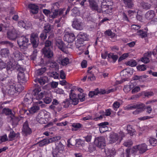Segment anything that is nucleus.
<instances>
[{
  "instance_id": "obj_45",
  "label": "nucleus",
  "mask_w": 157,
  "mask_h": 157,
  "mask_svg": "<svg viewBox=\"0 0 157 157\" xmlns=\"http://www.w3.org/2000/svg\"><path fill=\"white\" fill-rule=\"evenodd\" d=\"M36 120L39 123L41 124L45 123V120L44 118L40 117V114H38L36 117Z\"/></svg>"
},
{
  "instance_id": "obj_9",
  "label": "nucleus",
  "mask_w": 157,
  "mask_h": 157,
  "mask_svg": "<svg viewBox=\"0 0 157 157\" xmlns=\"http://www.w3.org/2000/svg\"><path fill=\"white\" fill-rule=\"evenodd\" d=\"M2 113H4L6 115H10L12 120L13 125H17L18 123V121L17 119L14 118V116L13 113L11 109L8 108H4L2 110Z\"/></svg>"
},
{
  "instance_id": "obj_57",
  "label": "nucleus",
  "mask_w": 157,
  "mask_h": 157,
  "mask_svg": "<svg viewBox=\"0 0 157 157\" xmlns=\"http://www.w3.org/2000/svg\"><path fill=\"white\" fill-rule=\"evenodd\" d=\"M74 90L72 89L71 90L69 94V97L70 99H73L76 98V94L74 93Z\"/></svg>"
},
{
  "instance_id": "obj_37",
  "label": "nucleus",
  "mask_w": 157,
  "mask_h": 157,
  "mask_svg": "<svg viewBox=\"0 0 157 157\" xmlns=\"http://www.w3.org/2000/svg\"><path fill=\"white\" fill-rule=\"evenodd\" d=\"M15 89L16 90V93H18L19 94L23 90V86L20 84L17 83V84L15 83Z\"/></svg>"
},
{
  "instance_id": "obj_8",
  "label": "nucleus",
  "mask_w": 157,
  "mask_h": 157,
  "mask_svg": "<svg viewBox=\"0 0 157 157\" xmlns=\"http://www.w3.org/2000/svg\"><path fill=\"white\" fill-rule=\"evenodd\" d=\"M32 129L29 127L28 121H26L23 124L22 129V133L24 136H28L32 133Z\"/></svg>"
},
{
  "instance_id": "obj_38",
  "label": "nucleus",
  "mask_w": 157,
  "mask_h": 157,
  "mask_svg": "<svg viewBox=\"0 0 157 157\" xmlns=\"http://www.w3.org/2000/svg\"><path fill=\"white\" fill-rule=\"evenodd\" d=\"M135 109H139V110L142 112L144 109L145 105L144 104L140 103L135 104Z\"/></svg>"
},
{
  "instance_id": "obj_48",
  "label": "nucleus",
  "mask_w": 157,
  "mask_h": 157,
  "mask_svg": "<svg viewBox=\"0 0 157 157\" xmlns=\"http://www.w3.org/2000/svg\"><path fill=\"white\" fill-rule=\"evenodd\" d=\"M143 94L145 97L148 98L154 95V93L152 91H143L142 93Z\"/></svg>"
},
{
  "instance_id": "obj_43",
  "label": "nucleus",
  "mask_w": 157,
  "mask_h": 157,
  "mask_svg": "<svg viewBox=\"0 0 157 157\" xmlns=\"http://www.w3.org/2000/svg\"><path fill=\"white\" fill-rule=\"evenodd\" d=\"M105 34L108 36H110L111 38H113L115 36V33H113L110 29H108L105 32Z\"/></svg>"
},
{
  "instance_id": "obj_58",
  "label": "nucleus",
  "mask_w": 157,
  "mask_h": 157,
  "mask_svg": "<svg viewBox=\"0 0 157 157\" xmlns=\"http://www.w3.org/2000/svg\"><path fill=\"white\" fill-rule=\"evenodd\" d=\"M59 5L58 2H56L54 3L52 6V11H53V10H59Z\"/></svg>"
},
{
  "instance_id": "obj_22",
  "label": "nucleus",
  "mask_w": 157,
  "mask_h": 157,
  "mask_svg": "<svg viewBox=\"0 0 157 157\" xmlns=\"http://www.w3.org/2000/svg\"><path fill=\"white\" fill-rule=\"evenodd\" d=\"M19 26L20 27L25 28V29H28L30 27L31 24L29 22H28L26 21L21 20L18 23Z\"/></svg>"
},
{
  "instance_id": "obj_51",
  "label": "nucleus",
  "mask_w": 157,
  "mask_h": 157,
  "mask_svg": "<svg viewBox=\"0 0 157 157\" xmlns=\"http://www.w3.org/2000/svg\"><path fill=\"white\" fill-rule=\"evenodd\" d=\"M136 68L138 70L140 71H144L147 68L146 65L144 64H139L137 66Z\"/></svg>"
},
{
  "instance_id": "obj_26",
  "label": "nucleus",
  "mask_w": 157,
  "mask_h": 157,
  "mask_svg": "<svg viewBox=\"0 0 157 157\" xmlns=\"http://www.w3.org/2000/svg\"><path fill=\"white\" fill-rule=\"evenodd\" d=\"M64 147L60 141L57 142L56 144V147L55 148L56 150L63 154Z\"/></svg>"
},
{
  "instance_id": "obj_55",
  "label": "nucleus",
  "mask_w": 157,
  "mask_h": 157,
  "mask_svg": "<svg viewBox=\"0 0 157 157\" xmlns=\"http://www.w3.org/2000/svg\"><path fill=\"white\" fill-rule=\"evenodd\" d=\"M88 80L90 81H93L95 79V77L94 75L91 73H88Z\"/></svg>"
},
{
  "instance_id": "obj_35",
  "label": "nucleus",
  "mask_w": 157,
  "mask_h": 157,
  "mask_svg": "<svg viewBox=\"0 0 157 157\" xmlns=\"http://www.w3.org/2000/svg\"><path fill=\"white\" fill-rule=\"evenodd\" d=\"M60 63L63 66H66L69 63V59L67 57H65L63 59H59Z\"/></svg>"
},
{
  "instance_id": "obj_44",
  "label": "nucleus",
  "mask_w": 157,
  "mask_h": 157,
  "mask_svg": "<svg viewBox=\"0 0 157 157\" xmlns=\"http://www.w3.org/2000/svg\"><path fill=\"white\" fill-rule=\"evenodd\" d=\"M124 109L127 111L135 109V104H131L128 105L124 107Z\"/></svg>"
},
{
  "instance_id": "obj_39",
  "label": "nucleus",
  "mask_w": 157,
  "mask_h": 157,
  "mask_svg": "<svg viewBox=\"0 0 157 157\" xmlns=\"http://www.w3.org/2000/svg\"><path fill=\"white\" fill-rule=\"evenodd\" d=\"M71 104L70 100L66 99L62 103V105L64 108H67Z\"/></svg>"
},
{
  "instance_id": "obj_29",
  "label": "nucleus",
  "mask_w": 157,
  "mask_h": 157,
  "mask_svg": "<svg viewBox=\"0 0 157 157\" xmlns=\"http://www.w3.org/2000/svg\"><path fill=\"white\" fill-rule=\"evenodd\" d=\"M126 6L128 8H131L134 6L133 0H122Z\"/></svg>"
},
{
  "instance_id": "obj_50",
  "label": "nucleus",
  "mask_w": 157,
  "mask_h": 157,
  "mask_svg": "<svg viewBox=\"0 0 157 157\" xmlns=\"http://www.w3.org/2000/svg\"><path fill=\"white\" fill-rule=\"evenodd\" d=\"M120 105H121L119 102L117 101L114 102L113 105V107L114 110L115 111H117V109L120 107Z\"/></svg>"
},
{
  "instance_id": "obj_56",
  "label": "nucleus",
  "mask_w": 157,
  "mask_h": 157,
  "mask_svg": "<svg viewBox=\"0 0 157 157\" xmlns=\"http://www.w3.org/2000/svg\"><path fill=\"white\" fill-rule=\"evenodd\" d=\"M98 94V92L97 91V89L95 90L90 91L89 96L91 98H92L94 95H97Z\"/></svg>"
},
{
  "instance_id": "obj_24",
  "label": "nucleus",
  "mask_w": 157,
  "mask_h": 157,
  "mask_svg": "<svg viewBox=\"0 0 157 157\" xmlns=\"http://www.w3.org/2000/svg\"><path fill=\"white\" fill-rule=\"evenodd\" d=\"M140 154H143L148 149L147 145L145 143L137 145Z\"/></svg>"
},
{
  "instance_id": "obj_4",
  "label": "nucleus",
  "mask_w": 157,
  "mask_h": 157,
  "mask_svg": "<svg viewBox=\"0 0 157 157\" xmlns=\"http://www.w3.org/2000/svg\"><path fill=\"white\" fill-rule=\"evenodd\" d=\"M41 90V88L40 87L37 86L33 90V93L34 101L36 100H39L41 99L42 98L45 96V92L40 91Z\"/></svg>"
},
{
  "instance_id": "obj_62",
  "label": "nucleus",
  "mask_w": 157,
  "mask_h": 157,
  "mask_svg": "<svg viewBox=\"0 0 157 157\" xmlns=\"http://www.w3.org/2000/svg\"><path fill=\"white\" fill-rule=\"evenodd\" d=\"M78 98L80 101L82 102L85 100V95L83 93H80L78 94Z\"/></svg>"
},
{
  "instance_id": "obj_63",
  "label": "nucleus",
  "mask_w": 157,
  "mask_h": 157,
  "mask_svg": "<svg viewBox=\"0 0 157 157\" xmlns=\"http://www.w3.org/2000/svg\"><path fill=\"white\" fill-rule=\"evenodd\" d=\"M92 137V136L90 134L88 135L87 136L83 137V138H84V140L88 143L90 142Z\"/></svg>"
},
{
  "instance_id": "obj_53",
  "label": "nucleus",
  "mask_w": 157,
  "mask_h": 157,
  "mask_svg": "<svg viewBox=\"0 0 157 157\" xmlns=\"http://www.w3.org/2000/svg\"><path fill=\"white\" fill-rule=\"evenodd\" d=\"M133 144V142L131 140H128L125 141L123 143V145L126 147H130Z\"/></svg>"
},
{
  "instance_id": "obj_15",
  "label": "nucleus",
  "mask_w": 157,
  "mask_h": 157,
  "mask_svg": "<svg viewBox=\"0 0 157 157\" xmlns=\"http://www.w3.org/2000/svg\"><path fill=\"white\" fill-rule=\"evenodd\" d=\"M139 151L137 145L134 146L132 148H127L125 150V155L126 157H131L132 154L135 155Z\"/></svg>"
},
{
  "instance_id": "obj_7",
  "label": "nucleus",
  "mask_w": 157,
  "mask_h": 157,
  "mask_svg": "<svg viewBox=\"0 0 157 157\" xmlns=\"http://www.w3.org/2000/svg\"><path fill=\"white\" fill-rule=\"evenodd\" d=\"M8 83L6 86V91L9 95H13L16 93V90L15 89V83L14 81L12 80H8Z\"/></svg>"
},
{
  "instance_id": "obj_18",
  "label": "nucleus",
  "mask_w": 157,
  "mask_h": 157,
  "mask_svg": "<svg viewBox=\"0 0 157 157\" xmlns=\"http://www.w3.org/2000/svg\"><path fill=\"white\" fill-rule=\"evenodd\" d=\"M73 27L76 29L82 30V26L81 25V22L78 19H75L73 21Z\"/></svg>"
},
{
  "instance_id": "obj_19",
  "label": "nucleus",
  "mask_w": 157,
  "mask_h": 157,
  "mask_svg": "<svg viewBox=\"0 0 157 157\" xmlns=\"http://www.w3.org/2000/svg\"><path fill=\"white\" fill-rule=\"evenodd\" d=\"M7 35V38L10 40H15L17 37V34L13 29L8 31Z\"/></svg>"
},
{
  "instance_id": "obj_1",
  "label": "nucleus",
  "mask_w": 157,
  "mask_h": 157,
  "mask_svg": "<svg viewBox=\"0 0 157 157\" xmlns=\"http://www.w3.org/2000/svg\"><path fill=\"white\" fill-rule=\"evenodd\" d=\"M124 136V133L121 131L119 135L116 133H112L109 135V143L110 144H113L117 141V142L120 143Z\"/></svg>"
},
{
  "instance_id": "obj_31",
  "label": "nucleus",
  "mask_w": 157,
  "mask_h": 157,
  "mask_svg": "<svg viewBox=\"0 0 157 157\" xmlns=\"http://www.w3.org/2000/svg\"><path fill=\"white\" fill-rule=\"evenodd\" d=\"M50 139H44L41 140L38 143L40 147H42L46 145L51 143Z\"/></svg>"
},
{
  "instance_id": "obj_14",
  "label": "nucleus",
  "mask_w": 157,
  "mask_h": 157,
  "mask_svg": "<svg viewBox=\"0 0 157 157\" xmlns=\"http://www.w3.org/2000/svg\"><path fill=\"white\" fill-rule=\"evenodd\" d=\"M63 39L68 43H71L75 39V36L73 33L67 32L65 33Z\"/></svg>"
},
{
  "instance_id": "obj_33",
  "label": "nucleus",
  "mask_w": 157,
  "mask_h": 157,
  "mask_svg": "<svg viewBox=\"0 0 157 157\" xmlns=\"http://www.w3.org/2000/svg\"><path fill=\"white\" fill-rule=\"evenodd\" d=\"M147 141H149L150 144L153 146L157 145V140L155 138L150 137L147 139Z\"/></svg>"
},
{
  "instance_id": "obj_64",
  "label": "nucleus",
  "mask_w": 157,
  "mask_h": 157,
  "mask_svg": "<svg viewBox=\"0 0 157 157\" xmlns=\"http://www.w3.org/2000/svg\"><path fill=\"white\" fill-rule=\"evenodd\" d=\"M44 101L46 104H49L52 101V98L49 97H45L44 99Z\"/></svg>"
},
{
  "instance_id": "obj_17",
  "label": "nucleus",
  "mask_w": 157,
  "mask_h": 157,
  "mask_svg": "<svg viewBox=\"0 0 157 157\" xmlns=\"http://www.w3.org/2000/svg\"><path fill=\"white\" fill-rule=\"evenodd\" d=\"M90 7L93 11H96L97 12L101 13V9H99L98 5L94 0H89Z\"/></svg>"
},
{
  "instance_id": "obj_61",
  "label": "nucleus",
  "mask_w": 157,
  "mask_h": 157,
  "mask_svg": "<svg viewBox=\"0 0 157 157\" xmlns=\"http://www.w3.org/2000/svg\"><path fill=\"white\" fill-rule=\"evenodd\" d=\"M140 61L145 63H147L150 61L148 57H146L144 56L140 59Z\"/></svg>"
},
{
  "instance_id": "obj_41",
  "label": "nucleus",
  "mask_w": 157,
  "mask_h": 157,
  "mask_svg": "<svg viewBox=\"0 0 157 157\" xmlns=\"http://www.w3.org/2000/svg\"><path fill=\"white\" fill-rule=\"evenodd\" d=\"M13 63L11 62H10L7 63L6 67L7 71H12L13 70Z\"/></svg>"
},
{
  "instance_id": "obj_5",
  "label": "nucleus",
  "mask_w": 157,
  "mask_h": 157,
  "mask_svg": "<svg viewBox=\"0 0 157 157\" xmlns=\"http://www.w3.org/2000/svg\"><path fill=\"white\" fill-rule=\"evenodd\" d=\"M33 103H34L35 104L32 107L30 108L29 110V112L30 113L33 114L37 112L40 110V106H41L42 108L45 107V105L43 103V102L41 101H35Z\"/></svg>"
},
{
  "instance_id": "obj_25",
  "label": "nucleus",
  "mask_w": 157,
  "mask_h": 157,
  "mask_svg": "<svg viewBox=\"0 0 157 157\" xmlns=\"http://www.w3.org/2000/svg\"><path fill=\"white\" fill-rule=\"evenodd\" d=\"M155 15V13L154 11L150 10L148 11L145 14V18L147 20H149L152 19Z\"/></svg>"
},
{
  "instance_id": "obj_6",
  "label": "nucleus",
  "mask_w": 157,
  "mask_h": 157,
  "mask_svg": "<svg viewBox=\"0 0 157 157\" xmlns=\"http://www.w3.org/2000/svg\"><path fill=\"white\" fill-rule=\"evenodd\" d=\"M29 41L28 36H22L18 38L17 44L21 48H25L27 47Z\"/></svg>"
},
{
  "instance_id": "obj_27",
  "label": "nucleus",
  "mask_w": 157,
  "mask_h": 157,
  "mask_svg": "<svg viewBox=\"0 0 157 157\" xmlns=\"http://www.w3.org/2000/svg\"><path fill=\"white\" fill-rule=\"evenodd\" d=\"M48 81V78L46 77H42L40 78L36 79L35 80V82H38L40 84L43 86Z\"/></svg>"
},
{
  "instance_id": "obj_12",
  "label": "nucleus",
  "mask_w": 157,
  "mask_h": 157,
  "mask_svg": "<svg viewBox=\"0 0 157 157\" xmlns=\"http://www.w3.org/2000/svg\"><path fill=\"white\" fill-rule=\"evenodd\" d=\"M32 102H35L33 94L32 93H27L24 98L22 103L23 105L26 106L30 104Z\"/></svg>"
},
{
  "instance_id": "obj_47",
  "label": "nucleus",
  "mask_w": 157,
  "mask_h": 157,
  "mask_svg": "<svg viewBox=\"0 0 157 157\" xmlns=\"http://www.w3.org/2000/svg\"><path fill=\"white\" fill-rule=\"evenodd\" d=\"M127 64L131 67H134L137 65V63L135 60L132 59L128 61L127 63Z\"/></svg>"
},
{
  "instance_id": "obj_20",
  "label": "nucleus",
  "mask_w": 157,
  "mask_h": 157,
  "mask_svg": "<svg viewBox=\"0 0 157 157\" xmlns=\"http://www.w3.org/2000/svg\"><path fill=\"white\" fill-rule=\"evenodd\" d=\"M104 151L106 156L109 157H113L116 154V151L114 148H107L105 149Z\"/></svg>"
},
{
  "instance_id": "obj_16",
  "label": "nucleus",
  "mask_w": 157,
  "mask_h": 157,
  "mask_svg": "<svg viewBox=\"0 0 157 157\" xmlns=\"http://www.w3.org/2000/svg\"><path fill=\"white\" fill-rule=\"evenodd\" d=\"M55 43L56 46L60 50L66 53H67V48L62 40H56Z\"/></svg>"
},
{
  "instance_id": "obj_42",
  "label": "nucleus",
  "mask_w": 157,
  "mask_h": 157,
  "mask_svg": "<svg viewBox=\"0 0 157 157\" xmlns=\"http://www.w3.org/2000/svg\"><path fill=\"white\" fill-rule=\"evenodd\" d=\"M0 44L2 45H6L7 47L11 48L13 47V45L11 42L8 41H3L0 42Z\"/></svg>"
},
{
  "instance_id": "obj_60",
  "label": "nucleus",
  "mask_w": 157,
  "mask_h": 157,
  "mask_svg": "<svg viewBox=\"0 0 157 157\" xmlns=\"http://www.w3.org/2000/svg\"><path fill=\"white\" fill-rule=\"evenodd\" d=\"M51 30V26L50 25H46L44 27V30L43 31L46 32L47 33H48Z\"/></svg>"
},
{
  "instance_id": "obj_32",
  "label": "nucleus",
  "mask_w": 157,
  "mask_h": 157,
  "mask_svg": "<svg viewBox=\"0 0 157 157\" xmlns=\"http://www.w3.org/2000/svg\"><path fill=\"white\" fill-rule=\"evenodd\" d=\"M1 55L2 57H8L10 54L9 50L7 48H3L1 50Z\"/></svg>"
},
{
  "instance_id": "obj_46",
  "label": "nucleus",
  "mask_w": 157,
  "mask_h": 157,
  "mask_svg": "<svg viewBox=\"0 0 157 157\" xmlns=\"http://www.w3.org/2000/svg\"><path fill=\"white\" fill-rule=\"evenodd\" d=\"M9 26V25L8 24H6L5 23L4 24H0V26L2 32H5L7 30H8Z\"/></svg>"
},
{
  "instance_id": "obj_40",
  "label": "nucleus",
  "mask_w": 157,
  "mask_h": 157,
  "mask_svg": "<svg viewBox=\"0 0 157 157\" xmlns=\"http://www.w3.org/2000/svg\"><path fill=\"white\" fill-rule=\"evenodd\" d=\"M140 5L144 9L146 10L149 9L151 6V5L148 3L145 2H142Z\"/></svg>"
},
{
  "instance_id": "obj_11",
  "label": "nucleus",
  "mask_w": 157,
  "mask_h": 157,
  "mask_svg": "<svg viewBox=\"0 0 157 157\" xmlns=\"http://www.w3.org/2000/svg\"><path fill=\"white\" fill-rule=\"evenodd\" d=\"M94 143L98 147L101 149L104 148L106 145L105 138L103 136L98 137L95 140Z\"/></svg>"
},
{
  "instance_id": "obj_54",
  "label": "nucleus",
  "mask_w": 157,
  "mask_h": 157,
  "mask_svg": "<svg viewBox=\"0 0 157 157\" xmlns=\"http://www.w3.org/2000/svg\"><path fill=\"white\" fill-rule=\"evenodd\" d=\"M61 139V137L60 136H57L54 137H53L49 138L50 140L51 143H52L53 142H55V143H57V142H58V143H59V141L58 140H59Z\"/></svg>"
},
{
  "instance_id": "obj_59",
  "label": "nucleus",
  "mask_w": 157,
  "mask_h": 157,
  "mask_svg": "<svg viewBox=\"0 0 157 157\" xmlns=\"http://www.w3.org/2000/svg\"><path fill=\"white\" fill-rule=\"evenodd\" d=\"M46 71L45 67L41 68L38 69L37 71V74L38 75H41L43 74Z\"/></svg>"
},
{
  "instance_id": "obj_34",
  "label": "nucleus",
  "mask_w": 157,
  "mask_h": 157,
  "mask_svg": "<svg viewBox=\"0 0 157 157\" xmlns=\"http://www.w3.org/2000/svg\"><path fill=\"white\" fill-rule=\"evenodd\" d=\"M15 59L17 61L22 59V55L18 51H16L13 53Z\"/></svg>"
},
{
  "instance_id": "obj_30",
  "label": "nucleus",
  "mask_w": 157,
  "mask_h": 157,
  "mask_svg": "<svg viewBox=\"0 0 157 157\" xmlns=\"http://www.w3.org/2000/svg\"><path fill=\"white\" fill-rule=\"evenodd\" d=\"M137 35L141 38H144L147 36V33L143 29H140L138 30L137 33Z\"/></svg>"
},
{
  "instance_id": "obj_13",
  "label": "nucleus",
  "mask_w": 157,
  "mask_h": 157,
  "mask_svg": "<svg viewBox=\"0 0 157 157\" xmlns=\"http://www.w3.org/2000/svg\"><path fill=\"white\" fill-rule=\"evenodd\" d=\"M30 39L33 48H37L39 43L38 35L36 33H32L30 36Z\"/></svg>"
},
{
  "instance_id": "obj_36",
  "label": "nucleus",
  "mask_w": 157,
  "mask_h": 157,
  "mask_svg": "<svg viewBox=\"0 0 157 157\" xmlns=\"http://www.w3.org/2000/svg\"><path fill=\"white\" fill-rule=\"evenodd\" d=\"M52 154L53 157H61L63 155V153L55 149L53 150Z\"/></svg>"
},
{
  "instance_id": "obj_28",
  "label": "nucleus",
  "mask_w": 157,
  "mask_h": 157,
  "mask_svg": "<svg viewBox=\"0 0 157 157\" xmlns=\"http://www.w3.org/2000/svg\"><path fill=\"white\" fill-rule=\"evenodd\" d=\"M20 135V133L19 132L15 133L13 131H11L8 135V137L10 139V140L12 141L13 140L15 137L17 138Z\"/></svg>"
},
{
  "instance_id": "obj_49",
  "label": "nucleus",
  "mask_w": 157,
  "mask_h": 157,
  "mask_svg": "<svg viewBox=\"0 0 157 157\" xmlns=\"http://www.w3.org/2000/svg\"><path fill=\"white\" fill-rule=\"evenodd\" d=\"M109 124V123L108 122H104L98 124V125L99 127L105 128L106 129L108 128V127L107 126Z\"/></svg>"
},
{
  "instance_id": "obj_2",
  "label": "nucleus",
  "mask_w": 157,
  "mask_h": 157,
  "mask_svg": "<svg viewBox=\"0 0 157 157\" xmlns=\"http://www.w3.org/2000/svg\"><path fill=\"white\" fill-rule=\"evenodd\" d=\"M16 68L19 71L17 75V79L19 83H25L27 81L26 78L25 77L24 72L25 69L21 66L17 64L16 66Z\"/></svg>"
},
{
  "instance_id": "obj_21",
  "label": "nucleus",
  "mask_w": 157,
  "mask_h": 157,
  "mask_svg": "<svg viewBox=\"0 0 157 157\" xmlns=\"http://www.w3.org/2000/svg\"><path fill=\"white\" fill-rule=\"evenodd\" d=\"M42 51L44 56L48 58H51L53 56L52 52L49 48H44Z\"/></svg>"
},
{
  "instance_id": "obj_23",
  "label": "nucleus",
  "mask_w": 157,
  "mask_h": 157,
  "mask_svg": "<svg viewBox=\"0 0 157 157\" xmlns=\"http://www.w3.org/2000/svg\"><path fill=\"white\" fill-rule=\"evenodd\" d=\"M28 7L30 9V12L33 14H35L38 13L39 7L37 6L30 4L29 5Z\"/></svg>"
},
{
  "instance_id": "obj_10",
  "label": "nucleus",
  "mask_w": 157,
  "mask_h": 157,
  "mask_svg": "<svg viewBox=\"0 0 157 157\" xmlns=\"http://www.w3.org/2000/svg\"><path fill=\"white\" fill-rule=\"evenodd\" d=\"M77 37V40L76 44H82L84 41L87 40L88 36L86 33L80 32L78 34Z\"/></svg>"
},
{
  "instance_id": "obj_3",
  "label": "nucleus",
  "mask_w": 157,
  "mask_h": 157,
  "mask_svg": "<svg viewBox=\"0 0 157 157\" xmlns=\"http://www.w3.org/2000/svg\"><path fill=\"white\" fill-rule=\"evenodd\" d=\"M113 5V2L109 1V0H103V2L101 3V12L105 13L107 14L111 13L112 8L109 9V6H111Z\"/></svg>"
},
{
  "instance_id": "obj_52",
  "label": "nucleus",
  "mask_w": 157,
  "mask_h": 157,
  "mask_svg": "<svg viewBox=\"0 0 157 157\" xmlns=\"http://www.w3.org/2000/svg\"><path fill=\"white\" fill-rule=\"evenodd\" d=\"M59 10H53L52 11V13L50 15V17L52 18H55L56 16H57L58 14Z\"/></svg>"
}]
</instances>
